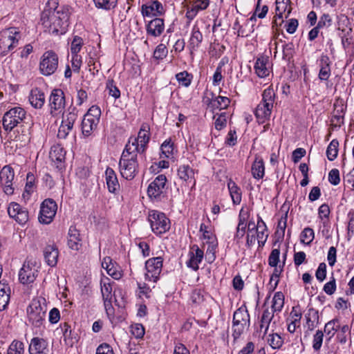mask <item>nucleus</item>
<instances>
[{
  "label": "nucleus",
  "mask_w": 354,
  "mask_h": 354,
  "mask_svg": "<svg viewBox=\"0 0 354 354\" xmlns=\"http://www.w3.org/2000/svg\"><path fill=\"white\" fill-rule=\"evenodd\" d=\"M24 344L19 340H13L8 346L6 354H24Z\"/></svg>",
  "instance_id": "45"
},
{
  "label": "nucleus",
  "mask_w": 354,
  "mask_h": 354,
  "mask_svg": "<svg viewBox=\"0 0 354 354\" xmlns=\"http://www.w3.org/2000/svg\"><path fill=\"white\" fill-rule=\"evenodd\" d=\"M8 212L11 218L21 225L25 224L28 220V212L17 203L12 202L9 205Z\"/></svg>",
  "instance_id": "17"
},
{
  "label": "nucleus",
  "mask_w": 354,
  "mask_h": 354,
  "mask_svg": "<svg viewBox=\"0 0 354 354\" xmlns=\"http://www.w3.org/2000/svg\"><path fill=\"white\" fill-rule=\"evenodd\" d=\"M227 117L225 113H221L218 115V117L215 119V128L217 130H221L226 126Z\"/></svg>",
  "instance_id": "63"
},
{
  "label": "nucleus",
  "mask_w": 354,
  "mask_h": 354,
  "mask_svg": "<svg viewBox=\"0 0 354 354\" xmlns=\"http://www.w3.org/2000/svg\"><path fill=\"white\" fill-rule=\"evenodd\" d=\"M15 178V172L10 165L4 166L0 171V183L3 187V192L7 195H12L14 193L12 180Z\"/></svg>",
  "instance_id": "13"
},
{
  "label": "nucleus",
  "mask_w": 354,
  "mask_h": 354,
  "mask_svg": "<svg viewBox=\"0 0 354 354\" xmlns=\"http://www.w3.org/2000/svg\"><path fill=\"white\" fill-rule=\"evenodd\" d=\"M38 270L36 268L35 261L27 258L19 272V279L23 284H29L35 280Z\"/></svg>",
  "instance_id": "10"
},
{
  "label": "nucleus",
  "mask_w": 354,
  "mask_h": 354,
  "mask_svg": "<svg viewBox=\"0 0 354 354\" xmlns=\"http://www.w3.org/2000/svg\"><path fill=\"white\" fill-rule=\"evenodd\" d=\"M177 81L184 86H189L191 84L192 75L187 71H183L176 75Z\"/></svg>",
  "instance_id": "51"
},
{
  "label": "nucleus",
  "mask_w": 354,
  "mask_h": 354,
  "mask_svg": "<svg viewBox=\"0 0 354 354\" xmlns=\"http://www.w3.org/2000/svg\"><path fill=\"white\" fill-rule=\"evenodd\" d=\"M28 100L35 109H41L45 103V95L38 88H32L28 97Z\"/></svg>",
  "instance_id": "30"
},
{
  "label": "nucleus",
  "mask_w": 354,
  "mask_h": 354,
  "mask_svg": "<svg viewBox=\"0 0 354 354\" xmlns=\"http://www.w3.org/2000/svg\"><path fill=\"white\" fill-rule=\"evenodd\" d=\"M148 220L151 230L156 234L160 235L170 229V221L162 212L152 210L149 212Z\"/></svg>",
  "instance_id": "7"
},
{
  "label": "nucleus",
  "mask_w": 354,
  "mask_h": 354,
  "mask_svg": "<svg viewBox=\"0 0 354 354\" xmlns=\"http://www.w3.org/2000/svg\"><path fill=\"white\" fill-rule=\"evenodd\" d=\"M315 237V233L312 228L306 227L303 230L300 236V241L305 245H310L313 241Z\"/></svg>",
  "instance_id": "49"
},
{
  "label": "nucleus",
  "mask_w": 354,
  "mask_h": 354,
  "mask_svg": "<svg viewBox=\"0 0 354 354\" xmlns=\"http://www.w3.org/2000/svg\"><path fill=\"white\" fill-rule=\"evenodd\" d=\"M189 4L186 12V17L193 19L199 11L204 10L209 5V0H186Z\"/></svg>",
  "instance_id": "19"
},
{
  "label": "nucleus",
  "mask_w": 354,
  "mask_h": 354,
  "mask_svg": "<svg viewBox=\"0 0 354 354\" xmlns=\"http://www.w3.org/2000/svg\"><path fill=\"white\" fill-rule=\"evenodd\" d=\"M164 29V20L158 17L151 20L147 26V32L153 37L160 36Z\"/></svg>",
  "instance_id": "27"
},
{
  "label": "nucleus",
  "mask_w": 354,
  "mask_h": 354,
  "mask_svg": "<svg viewBox=\"0 0 354 354\" xmlns=\"http://www.w3.org/2000/svg\"><path fill=\"white\" fill-rule=\"evenodd\" d=\"M338 147L339 142L336 139L333 140L328 145L326 149V156L330 161H333L337 158Z\"/></svg>",
  "instance_id": "47"
},
{
  "label": "nucleus",
  "mask_w": 354,
  "mask_h": 354,
  "mask_svg": "<svg viewBox=\"0 0 354 354\" xmlns=\"http://www.w3.org/2000/svg\"><path fill=\"white\" fill-rule=\"evenodd\" d=\"M290 3H283L276 5L275 10L277 17L281 20V22H283V15L287 12L285 15V17L288 18L292 11V8L290 7Z\"/></svg>",
  "instance_id": "44"
},
{
  "label": "nucleus",
  "mask_w": 354,
  "mask_h": 354,
  "mask_svg": "<svg viewBox=\"0 0 354 354\" xmlns=\"http://www.w3.org/2000/svg\"><path fill=\"white\" fill-rule=\"evenodd\" d=\"M106 89L109 90V95L118 99L120 96V91L114 84L113 80H108L106 82Z\"/></svg>",
  "instance_id": "56"
},
{
  "label": "nucleus",
  "mask_w": 354,
  "mask_h": 354,
  "mask_svg": "<svg viewBox=\"0 0 354 354\" xmlns=\"http://www.w3.org/2000/svg\"><path fill=\"white\" fill-rule=\"evenodd\" d=\"M261 0H258L257 3L255 8L254 12L253 15L250 17V20H255L256 16H257L260 19H263L268 12V7L266 5H264L261 8H260Z\"/></svg>",
  "instance_id": "53"
},
{
  "label": "nucleus",
  "mask_w": 354,
  "mask_h": 354,
  "mask_svg": "<svg viewBox=\"0 0 354 354\" xmlns=\"http://www.w3.org/2000/svg\"><path fill=\"white\" fill-rule=\"evenodd\" d=\"M280 250L278 248L273 249L268 257V264L271 267H276L279 261Z\"/></svg>",
  "instance_id": "58"
},
{
  "label": "nucleus",
  "mask_w": 354,
  "mask_h": 354,
  "mask_svg": "<svg viewBox=\"0 0 354 354\" xmlns=\"http://www.w3.org/2000/svg\"><path fill=\"white\" fill-rule=\"evenodd\" d=\"M93 1L97 8L108 10L116 6L118 0H93Z\"/></svg>",
  "instance_id": "52"
},
{
  "label": "nucleus",
  "mask_w": 354,
  "mask_h": 354,
  "mask_svg": "<svg viewBox=\"0 0 354 354\" xmlns=\"http://www.w3.org/2000/svg\"><path fill=\"white\" fill-rule=\"evenodd\" d=\"M167 178L165 175L160 174L155 178L151 182L147 189V194L150 198H157L164 192Z\"/></svg>",
  "instance_id": "15"
},
{
  "label": "nucleus",
  "mask_w": 354,
  "mask_h": 354,
  "mask_svg": "<svg viewBox=\"0 0 354 354\" xmlns=\"http://www.w3.org/2000/svg\"><path fill=\"white\" fill-rule=\"evenodd\" d=\"M141 12L144 17H158L163 15L165 10L160 2L151 0L142 6Z\"/></svg>",
  "instance_id": "18"
},
{
  "label": "nucleus",
  "mask_w": 354,
  "mask_h": 354,
  "mask_svg": "<svg viewBox=\"0 0 354 354\" xmlns=\"http://www.w3.org/2000/svg\"><path fill=\"white\" fill-rule=\"evenodd\" d=\"M268 64V57H261L257 58L254 64V70L259 77H265L269 75V70L267 67Z\"/></svg>",
  "instance_id": "32"
},
{
  "label": "nucleus",
  "mask_w": 354,
  "mask_h": 354,
  "mask_svg": "<svg viewBox=\"0 0 354 354\" xmlns=\"http://www.w3.org/2000/svg\"><path fill=\"white\" fill-rule=\"evenodd\" d=\"M162 153L166 156L169 157L173 153L174 147L171 140H165L161 145Z\"/></svg>",
  "instance_id": "64"
},
{
  "label": "nucleus",
  "mask_w": 354,
  "mask_h": 354,
  "mask_svg": "<svg viewBox=\"0 0 354 354\" xmlns=\"http://www.w3.org/2000/svg\"><path fill=\"white\" fill-rule=\"evenodd\" d=\"M101 115V110L97 106H92L87 113L84 115V116L87 118H90L91 119H94L95 120L99 122L100 118Z\"/></svg>",
  "instance_id": "59"
},
{
  "label": "nucleus",
  "mask_w": 354,
  "mask_h": 354,
  "mask_svg": "<svg viewBox=\"0 0 354 354\" xmlns=\"http://www.w3.org/2000/svg\"><path fill=\"white\" fill-rule=\"evenodd\" d=\"M340 328L339 320L334 319L325 324L324 333L328 336L327 341L329 342Z\"/></svg>",
  "instance_id": "41"
},
{
  "label": "nucleus",
  "mask_w": 354,
  "mask_h": 354,
  "mask_svg": "<svg viewBox=\"0 0 354 354\" xmlns=\"http://www.w3.org/2000/svg\"><path fill=\"white\" fill-rule=\"evenodd\" d=\"M102 266L113 279H120L122 277V272L120 270L118 266L114 262H113V260L111 257H104L102 262Z\"/></svg>",
  "instance_id": "26"
},
{
  "label": "nucleus",
  "mask_w": 354,
  "mask_h": 354,
  "mask_svg": "<svg viewBox=\"0 0 354 354\" xmlns=\"http://www.w3.org/2000/svg\"><path fill=\"white\" fill-rule=\"evenodd\" d=\"M59 252L55 245H48L44 249V257L46 263L50 267H54L57 263Z\"/></svg>",
  "instance_id": "25"
},
{
  "label": "nucleus",
  "mask_w": 354,
  "mask_h": 354,
  "mask_svg": "<svg viewBox=\"0 0 354 354\" xmlns=\"http://www.w3.org/2000/svg\"><path fill=\"white\" fill-rule=\"evenodd\" d=\"M232 322L248 324L250 325V315L245 306H241L235 310L233 315Z\"/></svg>",
  "instance_id": "35"
},
{
  "label": "nucleus",
  "mask_w": 354,
  "mask_h": 354,
  "mask_svg": "<svg viewBox=\"0 0 354 354\" xmlns=\"http://www.w3.org/2000/svg\"><path fill=\"white\" fill-rule=\"evenodd\" d=\"M332 24V19L329 14L324 13L323 14L317 24V26L321 29L324 27H329Z\"/></svg>",
  "instance_id": "61"
},
{
  "label": "nucleus",
  "mask_w": 354,
  "mask_h": 354,
  "mask_svg": "<svg viewBox=\"0 0 354 354\" xmlns=\"http://www.w3.org/2000/svg\"><path fill=\"white\" fill-rule=\"evenodd\" d=\"M66 104L65 95L62 89H53L49 98L51 113L53 111L62 112Z\"/></svg>",
  "instance_id": "16"
},
{
  "label": "nucleus",
  "mask_w": 354,
  "mask_h": 354,
  "mask_svg": "<svg viewBox=\"0 0 354 354\" xmlns=\"http://www.w3.org/2000/svg\"><path fill=\"white\" fill-rule=\"evenodd\" d=\"M194 174V170L188 165H180L178 169V176L179 178L185 182L187 185L191 184L192 189H194L196 185Z\"/></svg>",
  "instance_id": "20"
},
{
  "label": "nucleus",
  "mask_w": 354,
  "mask_h": 354,
  "mask_svg": "<svg viewBox=\"0 0 354 354\" xmlns=\"http://www.w3.org/2000/svg\"><path fill=\"white\" fill-rule=\"evenodd\" d=\"M305 317L308 330H314V328L317 326V324L319 323L318 310L313 308H309L307 313L305 315Z\"/></svg>",
  "instance_id": "40"
},
{
  "label": "nucleus",
  "mask_w": 354,
  "mask_h": 354,
  "mask_svg": "<svg viewBox=\"0 0 354 354\" xmlns=\"http://www.w3.org/2000/svg\"><path fill=\"white\" fill-rule=\"evenodd\" d=\"M28 352L30 354H48V343L43 338L33 337L29 344Z\"/></svg>",
  "instance_id": "22"
},
{
  "label": "nucleus",
  "mask_w": 354,
  "mask_h": 354,
  "mask_svg": "<svg viewBox=\"0 0 354 354\" xmlns=\"http://www.w3.org/2000/svg\"><path fill=\"white\" fill-rule=\"evenodd\" d=\"M99 122L84 116L82 121V131L85 136H89L97 128Z\"/></svg>",
  "instance_id": "39"
},
{
  "label": "nucleus",
  "mask_w": 354,
  "mask_h": 354,
  "mask_svg": "<svg viewBox=\"0 0 354 354\" xmlns=\"http://www.w3.org/2000/svg\"><path fill=\"white\" fill-rule=\"evenodd\" d=\"M106 183L109 192L117 194L120 190V184L115 171L111 167L105 171Z\"/></svg>",
  "instance_id": "24"
},
{
  "label": "nucleus",
  "mask_w": 354,
  "mask_h": 354,
  "mask_svg": "<svg viewBox=\"0 0 354 354\" xmlns=\"http://www.w3.org/2000/svg\"><path fill=\"white\" fill-rule=\"evenodd\" d=\"M69 11L59 6L58 0H48L41 14V22L45 31L52 35H62L68 26Z\"/></svg>",
  "instance_id": "1"
},
{
  "label": "nucleus",
  "mask_w": 354,
  "mask_h": 354,
  "mask_svg": "<svg viewBox=\"0 0 354 354\" xmlns=\"http://www.w3.org/2000/svg\"><path fill=\"white\" fill-rule=\"evenodd\" d=\"M47 308L44 298L33 299L27 308L28 321L35 327L41 326L45 321Z\"/></svg>",
  "instance_id": "4"
},
{
  "label": "nucleus",
  "mask_w": 354,
  "mask_h": 354,
  "mask_svg": "<svg viewBox=\"0 0 354 354\" xmlns=\"http://www.w3.org/2000/svg\"><path fill=\"white\" fill-rule=\"evenodd\" d=\"M138 149L133 145H126L120 161V172L122 178L127 180L133 179L138 174Z\"/></svg>",
  "instance_id": "2"
},
{
  "label": "nucleus",
  "mask_w": 354,
  "mask_h": 354,
  "mask_svg": "<svg viewBox=\"0 0 354 354\" xmlns=\"http://www.w3.org/2000/svg\"><path fill=\"white\" fill-rule=\"evenodd\" d=\"M284 305V295L281 292H277L272 298V310H270L273 314L274 313H279L281 311Z\"/></svg>",
  "instance_id": "42"
},
{
  "label": "nucleus",
  "mask_w": 354,
  "mask_h": 354,
  "mask_svg": "<svg viewBox=\"0 0 354 354\" xmlns=\"http://www.w3.org/2000/svg\"><path fill=\"white\" fill-rule=\"evenodd\" d=\"M77 109L74 106H70L68 113L64 115L62 122L73 127V124L77 118Z\"/></svg>",
  "instance_id": "46"
},
{
  "label": "nucleus",
  "mask_w": 354,
  "mask_h": 354,
  "mask_svg": "<svg viewBox=\"0 0 354 354\" xmlns=\"http://www.w3.org/2000/svg\"><path fill=\"white\" fill-rule=\"evenodd\" d=\"M73 127L67 124L62 122L57 132V137L60 139H65L71 131Z\"/></svg>",
  "instance_id": "62"
},
{
  "label": "nucleus",
  "mask_w": 354,
  "mask_h": 354,
  "mask_svg": "<svg viewBox=\"0 0 354 354\" xmlns=\"http://www.w3.org/2000/svg\"><path fill=\"white\" fill-rule=\"evenodd\" d=\"M324 339L322 330H317L313 336V348L315 351H319L322 347Z\"/></svg>",
  "instance_id": "55"
},
{
  "label": "nucleus",
  "mask_w": 354,
  "mask_h": 354,
  "mask_svg": "<svg viewBox=\"0 0 354 354\" xmlns=\"http://www.w3.org/2000/svg\"><path fill=\"white\" fill-rule=\"evenodd\" d=\"M267 342L273 349H279L283 344V339L281 335L274 332L268 334Z\"/></svg>",
  "instance_id": "43"
},
{
  "label": "nucleus",
  "mask_w": 354,
  "mask_h": 354,
  "mask_svg": "<svg viewBox=\"0 0 354 354\" xmlns=\"http://www.w3.org/2000/svg\"><path fill=\"white\" fill-rule=\"evenodd\" d=\"M26 119V112L19 106L10 109L6 111L3 118V127L6 131H11L15 127L23 126Z\"/></svg>",
  "instance_id": "6"
},
{
  "label": "nucleus",
  "mask_w": 354,
  "mask_h": 354,
  "mask_svg": "<svg viewBox=\"0 0 354 354\" xmlns=\"http://www.w3.org/2000/svg\"><path fill=\"white\" fill-rule=\"evenodd\" d=\"M68 245L73 250H79L82 246V238L80 232L71 226L68 234Z\"/></svg>",
  "instance_id": "28"
},
{
  "label": "nucleus",
  "mask_w": 354,
  "mask_h": 354,
  "mask_svg": "<svg viewBox=\"0 0 354 354\" xmlns=\"http://www.w3.org/2000/svg\"><path fill=\"white\" fill-rule=\"evenodd\" d=\"M248 324H243V323L232 322V337L234 342H235L243 333L246 328H249Z\"/></svg>",
  "instance_id": "48"
},
{
  "label": "nucleus",
  "mask_w": 354,
  "mask_h": 354,
  "mask_svg": "<svg viewBox=\"0 0 354 354\" xmlns=\"http://www.w3.org/2000/svg\"><path fill=\"white\" fill-rule=\"evenodd\" d=\"M83 46V39L78 36L74 37L71 46V54H78Z\"/></svg>",
  "instance_id": "57"
},
{
  "label": "nucleus",
  "mask_w": 354,
  "mask_h": 354,
  "mask_svg": "<svg viewBox=\"0 0 354 354\" xmlns=\"http://www.w3.org/2000/svg\"><path fill=\"white\" fill-rule=\"evenodd\" d=\"M58 67V56L53 50L45 52L41 57L39 63L40 73L48 76L53 74Z\"/></svg>",
  "instance_id": "8"
},
{
  "label": "nucleus",
  "mask_w": 354,
  "mask_h": 354,
  "mask_svg": "<svg viewBox=\"0 0 354 354\" xmlns=\"http://www.w3.org/2000/svg\"><path fill=\"white\" fill-rule=\"evenodd\" d=\"M227 187L232 198V202L235 205H238L241 201L242 192L239 187L235 182L230 179L227 183Z\"/></svg>",
  "instance_id": "38"
},
{
  "label": "nucleus",
  "mask_w": 354,
  "mask_h": 354,
  "mask_svg": "<svg viewBox=\"0 0 354 354\" xmlns=\"http://www.w3.org/2000/svg\"><path fill=\"white\" fill-rule=\"evenodd\" d=\"M275 101V93L270 86L262 93V101L257 106L254 114L259 123H264L270 118L273 104Z\"/></svg>",
  "instance_id": "3"
},
{
  "label": "nucleus",
  "mask_w": 354,
  "mask_h": 354,
  "mask_svg": "<svg viewBox=\"0 0 354 354\" xmlns=\"http://www.w3.org/2000/svg\"><path fill=\"white\" fill-rule=\"evenodd\" d=\"M350 335V328L348 325L340 327L337 331V339L341 344H345L347 337Z\"/></svg>",
  "instance_id": "54"
},
{
  "label": "nucleus",
  "mask_w": 354,
  "mask_h": 354,
  "mask_svg": "<svg viewBox=\"0 0 354 354\" xmlns=\"http://www.w3.org/2000/svg\"><path fill=\"white\" fill-rule=\"evenodd\" d=\"M10 288L7 283H0V311L4 310L10 301Z\"/></svg>",
  "instance_id": "34"
},
{
  "label": "nucleus",
  "mask_w": 354,
  "mask_h": 354,
  "mask_svg": "<svg viewBox=\"0 0 354 354\" xmlns=\"http://www.w3.org/2000/svg\"><path fill=\"white\" fill-rule=\"evenodd\" d=\"M21 35L18 29L10 27L0 32V55H6L19 42Z\"/></svg>",
  "instance_id": "5"
},
{
  "label": "nucleus",
  "mask_w": 354,
  "mask_h": 354,
  "mask_svg": "<svg viewBox=\"0 0 354 354\" xmlns=\"http://www.w3.org/2000/svg\"><path fill=\"white\" fill-rule=\"evenodd\" d=\"M193 249H194V252H189L190 257L187 262V266L196 271L198 270V264L203 259L204 253L197 245H194Z\"/></svg>",
  "instance_id": "29"
},
{
  "label": "nucleus",
  "mask_w": 354,
  "mask_h": 354,
  "mask_svg": "<svg viewBox=\"0 0 354 354\" xmlns=\"http://www.w3.org/2000/svg\"><path fill=\"white\" fill-rule=\"evenodd\" d=\"M230 102V100L227 97L221 95L215 97L214 103L213 105L214 110H223L227 109L229 106Z\"/></svg>",
  "instance_id": "50"
},
{
  "label": "nucleus",
  "mask_w": 354,
  "mask_h": 354,
  "mask_svg": "<svg viewBox=\"0 0 354 354\" xmlns=\"http://www.w3.org/2000/svg\"><path fill=\"white\" fill-rule=\"evenodd\" d=\"M57 210V205L55 201L51 198L45 199L40 207L39 221L43 224H50Z\"/></svg>",
  "instance_id": "11"
},
{
  "label": "nucleus",
  "mask_w": 354,
  "mask_h": 354,
  "mask_svg": "<svg viewBox=\"0 0 354 354\" xmlns=\"http://www.w3.org/2000/svg\"><path fill=\"white\" fill-rule=\"evenodd\" d=\"M203 41V35L199 30V28L197 26H194L192 35L189 41V48L192 52L195 50L200 46L201 43Z\"/></svg>",
  "instance_id": "36"
},
{
  "label": "nucleus",
  "mask_w": 354,
  "mask_h": 354,
  "mask_svg": "<svg viewBox=\"0 0 354 354\" xmlns=\"http://www.w3.org/2000/svg\"><path fill=\"white\" fill-rule=\"evenodd\" d=\"M167 54V50L165 45L160 44L153 52V58L156 59H162Z\"/></svg>",
  "instance_id": "60"
},
{
  "label": "nucleus",
  "mask_w": 354,
  "mask_h": 354,
  "mask_svg": "<svg viewBox=\"0 0 354 354\" xmlns=\"http://www.w3.org/2000/svg\"><path fill=\"white\" fill-rule=\"evenodd\" d=\"M274 318L273 313H272L268 308L263 310V314L260 320V330L262 331L263 329V337L268 333L269 329H271V332H274L275 328V322L272 323Z\"/></svg>",
  "instance_id": "23"
},
{
  "label": "nucleus",
  "mask_w": 354,
  "mask_h": 354,
  "mask_svg": "<svg viewBox=\"0 0 354 354\" xmlns=\"http://www.w3.org/2000/svg\"><path fill=\"white\" fill-rule=\"evenodd\" d=\"M145 279L147 281L157 282L162 268V259L160 257H153L145 263Z\"/></svg>",
  "instance_id": "12"
},
{
  "label": "nucleus",
  "mask_w": 354,
  "mask_h": 354,
  "mask_svg": "<svg viewBox=\"0 0 354 354\" xmlns=\"http://www.w3.org/2000/svg\"><path fill=\"white\" fill-rule=\"evenodd\" d=\"M101 292L106 310L111 308L112 300V286L110 283L101 282Z\"/></svg>",
  "instance_id": "37"
},
{
  "label": "nucleus",
  "mask_w": 354,
  "mask_h": 354,
  "mask_svg": "<svg viewBox=\"0 0 354 354\" xmlns=\"http://www.w3.org/2000/svg\"><path fill=\"white\" fill-rule=\"evenodd\" d=\"M252 174L256 179L263 178L265 174V166L263 159L259 156H256L252 166Z\"/></svg>",
  "instance_id": "33"
},
{
  "label": "nucleus",
  "mask_w": 354,
  "mask_h": 354,
  "mask_svg": "<svg viewBox=\"0 0 354 354\" xmlns=\"http://www.w3.org/2000/svg\"><path fill=\"white\" fill-rule=\"evenodd\" d=\"M330 59L327 55H322L320 58V70L319 72V78L321 80H328L330 76Z\"/></svg>",
  "instance_id": "31"
},
{
  "label": "nucleus",
  "mask_w": 354,
  "mask_h": 354,
  "mask_svg": "<svg viewBox=\"0 0 354 354\" xmlns=\"http://www.w3.org/2000/svg\"><path fill=\"white\" fill-rule=\"evenodd\" d=\"M66 151L59 145H54L50 151V158L56 165V167L62 169L64 167Z\"/></svg>",
  "instance_id": "21"
},
{
  "label": "nucleus",
  "mask_w": 354,
  "mask_h": 354,
  "mask_svg": "<svg viewBox=\"0 0 354 354\" xmlns=\"http://www.w3.org/2000/svg\"><path fill=\"white\" fill-rule=\"evenodd\" d=\"M149 130V125L147 123H143L138 132V138H130L127 145H134L140 154L144 153L150 139Z\"/></svg>",
  "instance_id": "9"
},
{
  "label": "nucleus",
  "mask_w": 354,
  "mask_h": 354,
  "mask_svg": "<svg viewBox=\"0 0 354 354\" xmlns=\"http://www.w3.org/2000/svg\"><path fill=\"white\" fill-rule=\"evenodd\" d=\"M333 112L330 119V129L339 128L344 122V115L346 106L342 100H337L333 104Z\"/></svg>",
  "instance_id": "14"
}]
</instances>
